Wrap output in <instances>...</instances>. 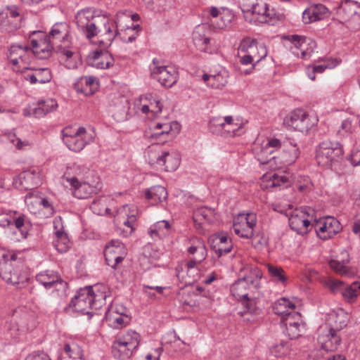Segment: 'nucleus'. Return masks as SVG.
I'll return each instance as SVG.
<instances>
[{
	"instance_id": "nucleus-1",
	"label": "nucleus",
	"mask_w": 360,
	"mask_h": 360,
	"mask_svg": "<svg viewBox=\"0 0 360 360\" xmlns=\"http://www.w3.org/2000/svg\"><path fill=\"white\" fill-rule=\"evenodd\" d=\"M20 263L15 253L0 250V277L18 288H23L28 280L21 274Z\"/></svg>"
},
{
	"instance_id": "nucleus-2",
	"label": "nucleus",
	"mask_w": 360,
	"mask_h": 360,
	"mask_svg": "<svg viewBox=\"0 0 360 360\" xmlns=\"http://www.w3.org/2000/svg\"><path fill=\"white\" fill-rule=\"evenodd\" d=\"M125 15L124 12H119L116 15L114 22H110L108 19L103 16L101 21L103 24L105 30V39L99 41V44L103 48L109 47L113 40L118 37L125 43L133 42L137 37L138 34L134 33L130 34L127 38L124 31V27L122 25V17Z\"/></svg>"
},
{
	"instance_id": "nucleus-3",
	"label": "nucleus",
	"mask_w": 360,
	"mask_h": 360,
	"mask_svg": "<svg viewBox=\"0 0 360 360\" xmlns=\"http://www.w3.org/2000/svg\"><path fill=\"white\" fill-rule=\"evenodd\" d=\"M46 37L56 46V52L69 59L74 53L70 50L72 46V37L70 28L67 22L55 23Z\"/></svg>"
},
{
	"instance_id": "nucleus-4",
	"label": "nucleus",
	"mask_w": 360,
	"mask_h": 360,
	"mask_svg": "<svg viewBox=\"0 0 360 360\" xmlns=\"http://www.w3.org/2000/svg\"><path fill=\"white\" fill-rule=\"evenodd\" d=\"M343 154L342 146L339 142L325 140L316 147V160L320 166L331 167L342 159Z\"/></svg>"
},
{
	"instance_id": "nucleus-5",
	"label": "nucleus",
	"mask_w": 360,
	"mask_h": 360,
	"mask_svg": "<svg viewBox=\"0 0 360 360\" xmlns=\"http://www.w3.org/2000/svg\"><path fill=\"white\" fill-rule=\"evenodd\" d=\"M262 277L261 270L255 267L250 274L236 281L231 287V295L239 302L249 297L248 290L253 291L261 287L260 279Z\"/></svg>"
},
{
	"instance_id": "nucleus-6",
	"label": "nucleus",
	"mask_w": 360,
	"mask_h": 360,
	"mask_svg": "<svg viewBox=\"0 0 360 360\" xmlns=\"http://www.w3.org/2000/svg\"><path fill=\"white\" fill-rule=\"evenodd\" d=\"M314 210L310 207H302L290 214L288 221L290 229L300 235H305L314 228Z\"/></svg>"
},
{
	"instance_id": "nucleus-7",
	"label": "nucleus",
	"mask_w": 360,
	"mask_h": 360,
	"mask_svg": "<svg viewBox=\"0 0 360 360\" xmlns=\"http://www.w3.org/2000/svg\"><path fill=\"white\" fill-rule=\"evenodd\" d=\"M99 15H96V11L91 8H84L78 11L75 16V22L79 29L88 39H91L98 33L97 24L101 20Z\"/></svg>"
},
{
	"instance_id": "nucleus-8",
	"label": "nucleus",
	"mask_w": 360,
	"mask_h": 360,
	"mask_svg": "<svg viewBox=\"0 0 360 360\" xmlns=\"http://www.w3.org/2000/svg\"><path fill=\"white\" fill-rule=\"evenodd\" d=\"M71 186L74 188L73 195L79 199L89 198L93 194H96L101 190L102 186L99 178L79 181L77 177L68 179Z\"/></svg>"
},
{
	"instance_id": "nucleus-9",
	"label": "nucleus",
	"mask_w": 360,
	"mask_h": 360,
	"mask_svg": "<svg viewBox=\"0 0 360 360\" xmlns=\"http://www.w3.org/2000/svg\"><path fill=\"white\" fill-rule=\"evenodd\" d=\"M93 292V287L86 286L81 288L72 298L68 306L65 308V311L68 312L72 309L75 311L79 312L82 314H87L90 316H93L94 312L91 311V303L93 302L91 293Z\"/></svg>"
},
{
	"instance_id": "nucleus-10",
	"label": "nucleus",
	"mask_w": 360,
	"mask_h": 360,
	"mask_svg": "<svg viewBox=\"0 0 360 360\" xmlns=\"http://www.w3.org/2000/svg\"><path fill=\"white\" fill-rule=\"evenodd\" d=\"M317 122L316 117L311 116L302 109H295L284 119L286 124L302 133L308 132Z\"/></svg>"
},
{
	"instance_id": "nucleus-11",
	"label": "nucleus",
	"mask_w": 360,
	"mask_h": 360,
	"mask_svg": "<svg viewBox=\"0 0 360 360\" xmlns=\"http://www.w3.org/2000/svg\"><path fill=\"white\" fill-rule=\"evenodd\" d=\"M340 20L349 22L354 30L360 29V3L353 0H344L337 9Z\"/></svg>"
},
{
	"instance_id": "nucleus-12",
	"label": "nucleus",
	"mask_w": 360,
	"mask_h": 360,
	"mask_svg": "<svg viewBox=\"0 0 360 360\" xmlns=\"http://www.w3.org/2000/svg\"><path fill=\"white\" fill-rule=\"evenodd\" d=\"M340 327L330 326L322 331L318 336V342L323 350L329 352L338 349L342 342L341 329L347 326V323L340 321Z\"/></svg>"
},
{
	"instance_id": "nucleus-13",
	"label": "nucleus",
	"mask_w": 360,
	"mask_h": 360,
	"mask_svg": "<svg viewBox=\"0 0 360 360\" xmlns=\"http://www.w3.org/2000/svg\"><path fill=\"white\" fill-rule=\"evenodd\" d=\"M312 225L317 236L323 240L331 238L342 229L340 221L335 217L330 216L319 219H314Z\"/></svg>"
},
{
	"instance_id": "nucleus-14",
	"label": "nucleus",
	"mask_w": 360,
	"mask_h": 360,
	"mask_svg": "<svg viewBox=\"0 0 360 360\" xmlns=\"http://www.w3.org/2000/svg\"><path fill=\"white\" fill-rule=\"evenodd\" d=\"M32 35H37V39H31L32 53L39 59L49 58L53 51H56V46L51 41L46 34L41 31H34Z\"/></svg>"
},
{
	"instance_id": "nucleus-15",
	"label": "nucleus",
	"mask_w": 360,
	"mask_h": 360,
	"mask_svg": "<svg viewBox=\"0 0 360 360\" xmlns=\"http://www.w3.org/2000/svg\"><path fill=\"white\" fill-rule=\"evenodd\" d=\"M148 162L151 165L164 166L166 171H174L177 169L180 160L167 150L155 149L149 150Z\"/></svg>"
},
{
	"instance_id": "nucleus-16",
	"label": "nucleus",
	"mask_w": 360,
	"mask_h": 360,
	"mask_svg": "<svg viewBox=\"0 0 360 360\" xmlns=\"http://www.w3.org/2000/svg\"><path fill=\"white\" fill-rule=\"evenodd\" d=\"M154 68L151 70L153 79L159 82L165 87H172L178 80V72L172 66L157 65L156 59L153 60Z\"/></svg>"
},
{
	"instance_id": "nucleus-17",
	"label": "nucleus",
	"mask_w": 360,
	"mask_h": 360,
	"mask_svg": "<svg viewBox=\"0 0 360 360\" xmlns=\"http://www.w3.org/2000/svg\"><path fill=\"white\" fill-rule=\"evenodd\" d=\"M126 255L124 244L119 240H112L105 245L104 256L106 264L116 269L118 264L122 262Z\"/></svg>"
},
{
	"instance_id": "nucleus-18",
	"label": "nucleus",
	"mask_w": 360,
	"mask_h": 360,
	"mask_svg": "<svg viewBox=\"0 0 360 360\" xmlns=\"http://www.w3.org/2000/svg\"><path fill=\"white\" fill-rule=\"evenodd\" d=\"M241 10L243 13H250L256 24H274L273 20L276 14L274 11H269L268 5L266 3L252 4L250 8H242Z\"/></svg>"
},
{
	"instance_id": "nucleus-19",
	"label": "nucleus",
	"mask_w": 360,
	"mask_h": 360,
	"mask_svg": "<svg viewBox=\"0 0 360 360\" xmlns=\"http://www.w3.org/2000/svg\"><path fill=\"white\" fill-rule=\"evenodd\" d=\"M92 139L91 134L87 133L84 127H79L75 130L74 136L63 138V143L70 150L77 153L80 152L86 145L90 143Z\"/></svg>"
},
{
	"instance_id": "nucleus-20",
	"label": "nucleus",
	"mask_w": 360,
	"mask_h": 360,
	"mask_svg": "<svg viewBox=\"0 0 360 360\" xmlns=\"http://www.w3.org/2000/svg\"><path fill=\"white\" fill-rule=\"evenodd\" d=\"M180 131V125L176 122H155L153 127V132L150 135V138L159 139L162 142H165L169 136L173 137Z\"/></svg>"
},
{
	"instance_id": "nucleus-21",
	"label": "nucleus",
	"mask_w": 360,
	"mask_h": 360,
	"mask_svg": "<svg viewBox=\"0 0 360 360\" xmlns=\"http://www.w3.org/2000/svg\"><path fill=\"white\" fill-rule=\"evenodd\" d=\"M36 280L45 288H55L56 290H65L68 288V283L65 282L56 273L53 271H45L39 273L36 276Z\"/></svg>"
},
{
	"instance_id": "nucleus-22",
	"label": "nucleus",
	"mask_w": 360,
	"mask_h": 360,
	"mask_svg": "<svg viewBox=\"0 0 360 360\" xmlns=\"http://www.w3.org/2000/svg\"><path fill=\"white\" fill-rule=\"evenodd\" d=\"M285 39L292 42L295 47L300 51L302 58L309 57L316 48V41L309 37L293 34L286 36Z\"/></svg>"
},
{
	"instance_id": "nucleus-23",
	"label": "nucleus",
	"mask_w": 360,
	"mask_h": 360,
	"mask_svg": "<svg viewBox=\"0 0 360 360\" xmlns=\"http://www.w3.org/2000/svg\"><path fill=\"white\" fill-rule=\"evenodd\" d=\"M53 227L56 230L55 234L57 238L54 242V246L59 252H66L70 248V240L67 234L63 230V226L60 217H58L54 219Z\"/></svg>"
},
{
	"instance_id": "nucleus-24",
	"label": "nucleus",
	"mask_w": 360,
	"mask_h": 360,
	"mask_svg": "<svg viewBox=\"0 0 360 360\" xmlns=\"http://www.w3.org/2000/svg\"><path fill=\"white\" fill-rule=\"evenodd\" d=\"M328 13V8L323 4H314L304 11L302 18L305 23H309L323 19Z\"/></svg>"
},
{
	"instance_id": "nucleus-25",
	"label": "nucleus",
	"mask_w": 360,
	"mask_h": 360,
	"mask_svg": "<svg viewBox=\"0 0 360 360\" xmlns=\"http://www.w3.org/2000/svg\"><path fill=\"white\" fill-rule=\"evenodd\" d=\"M283 154L282 160L285 165H292L299 158L300 154V148L297 143L292 139H287L283 143Z\"/></svg>"
},
{
	"instance_id": "nucleus-26",
	"label": "nucleus",
	"mask_w": 360,
	"mask_h": 360,
	"mask_svg": "<svg viewBox=\"0 0 360 360\" xmlns=\"http://www.w3.org/2000/svg\"><path fill=\"white\" fill-rule=\"evenodd\" d=\"M283 143L276 138L270 139L265 147L262 148L260 153L257 154V160L262 165H267L271 160L275 159V156H271L274 150H270L271 148H278L283 147Z\"/></svg>"
},
{
	"instance_id": "nucleus-27",
	"label": "nucleus",
	"mask_w": 360,
	"mask_h": 360,
	"mask_svg": "<svg viewBox=\"0 0 360 360\" xmlns=\"http://www.w3.org/2000/svg\"><path fill=\"white\" fill-rule=\"evenodd\" d=\"M22 189L32 190L41 184L39 173L35 170L24 171L18 177Z\"/></svg>"
},
{
	"instance_id": "nucleus-28",
	"label": "nucleus",
	"mask_w": 360,
	"mask_h": 360,
	"mask_svg": "<svg viewBox=\"0 0 360 360\" xmlns=\"http://www.w3.org/2000/svg\"><path fill=\"white\" fill-rule=\"evenodd\" d=\"M264 179L266 181V188H278L281 190L289 187L291 184L289 177L285 174H274L270 176L265 175Z\"/></svg>"
},
{
	"instance_id": "nucleus-29",
	"label": "nucleus",
	"mask_w": 360,
	"mask_h": 360,
	"mask_svg": "<svg viewBox=\"0 0 360 360\" xmlns=\"http://www.w3.org/2000/svg\"><path fill=\"white\" fill-rule=\"evenodd\" d=\"M170 224L169 221L163 220L156 222L148 229L150 236L154 240H160L169 234Z\"/></svg>"
},
{
	"instance_id": "nucleus-30",
	"label": "nucleus",
	"mask_w": 360,
	"mask_h": 360,
	"mask_svg": "<svg viewBox=\"0 0 360 360\" xmlns=\"http://www.w3.org/2000/svg\"><path fill=\"white\" fill-rule=\"evenodd\" d=\"M96 77L93 76H83L77 79L74 84V88L77 92L85 96L94 94L92 86L94 85Z\"/></svg>"
},
{
	"instance_id": "nucleus-31",
	"label": "nucleus",
	"mask_w": 360,
	"mask_h": 360,
	"mask_svg": "<svg viewBox=\"0 0 360 360\" xmlns=\"http://www.w3.org/2000/svg\"><path fill=\"white\" fill-rule=\"evenodd\" d=\"M111 352L115 358L125 360L132 355L134 351L119 339L113 342Z\"/></svg>"
},
{
	"instance_id": "nucleus-32",
	"label": "nucleus",
	"mask_w": 360,
	"mask_h": 360,
	"mask_svg": "<svg viewBox=\"0 0 360 360\" xmlns=\"http://www.w3.org/2000/svg\"><path fill=\"white\" fill-rule=\"evenodd\" d=\"M202 79L207 85L214 89H221L227 84V74L225 71L215 75L204 74Z\"/></svg>"
},
{
	"instance_id": "nucleus-33",
	"label": "nucleus",
	"mask_w": 360,
	"mask_h": 360,
	"mask_svg": "<svg viewBox=\"0 0 360 360\" xmlns=\"http://www.w3.org/2000/svg\"><path fill=\"white\" fill-rule=\"evenodd\" d=\"M295 308V304L285 297H281L277 300L273 304L274 312L282 316V318L292 311Z\"/></svg>"
},
{
	"instance_id": "nucleus-34",
	"label": "nucleus",
	"mask_w": 360,
	"mask_h": 360,
	"mask_svg": "<svg viewBox=\"0 0 360 360\" xmlns=\"http://www.w3.org/2000/svg\"><path fill=\"white\" fill-rule=\"evenodd\" d=\"M145 195L148 200H151L153 203H158L167 199V191L162 186H154L146 191Z\"/></svg>"
},
{
	"instance_id": "nucleus-35",
	"label": "nucleus",
	"mask_w": 360,
	"mask_h": 360,
	"mask_svg": "<svg viewBox=\"0 0 360 360\" xmlns=\"http://www.w3.org/2000/svg\"><path fill=\"white\" fill-rule=\"evenodd\" d=\"M214 217V210L202 207L196 209L193 212V219L194 222L202 224L203 221L211 223Z\"/></svg>"
},
{
	"instance_id": "nucleus-36",
	"label": "nucleus",
	"mask_w": 360,
	"mask_h": 360,
	"mask_svg": "<svg viewBox=\"0 0 360 360\" xmlns=\"http://www.w3.org/2000/svg\"><path fill=\"white\" fill-rule=\"evenodd\" d=\"M341 294L346 302H354L360 295V282L355 281L349 285H345Z\"/></svg>"
},
{
	"instance_id": "nucleus-37",
	"label": "nucleus",
	"mask_w": 360,
	"mask_h": 360,
	"mask_svg": "<svg viewBox=\"0 0 360 360\" xmlns=\"http://www.w3.org/2000/svg\"><path fill=\"white\" fill-rule=\"evenodd\" d=\"M33 198L34 196L31 193H28L26 195L25 202L28 207L30 206V204L32 203V201L31 200ZM34 198L36 199L35 202L42 205L43 207L46 210V214L47 217H51L54 214L55 209L52 203L47 198H39L37 196L34 197Z\"/></svg>"
},
{
	"instance_id": "nucleus-38",
	"label": "nucleus",
	"mask_w": 360,
	"mask_h": 360,
	"mask_svg": "<svg viewBox=\"0 0 360 360\" xmlns=\"http://www.w3.org/2000/svg\"><path fill=\"white\" fill-rule=\"evenodd\" d=\"M13 227L18 229L22 238H26L28 235V229L30 226V221L27 220V217L20 214L12 221Z\"/></svg>"
},
{
	"instance_id": "nucleus-39",
	"label": "nucleus",
	"mask_w": 360,
	"mask_h": 360,
	"mask_svg": "<svg viewBox=\"0 0 360 360\" xmlns=\"http://www.w3.org/2000/svg\"><path fill=\"white\" fill-rule=\"evenodd\" d=\"M120 339L134 351L139 347L141 336L134 330H129Z\"/></svg>"
},
{
	"instance_id": "nucleus-40",
	"label": "nucleus",
	"mask_w": 360,
	"mask_h": 360,
	"mask_svg": "<svg viewBox=\"0 0 360 360\" xmlns=\"http://www.w3.org/2000/svg\"><path fill=\"white\" fill-rule=\"evenodd\" d=\"M243 306V311L239 312L241 316H244L246 314H258L261 311L257 307V300L255 297H248V299H244L240 302Z\"/></svg>"
},
{
	"instance_id": "nucleus-41",
	"label": "nucleus",
	"mask_w": 360,
	"mask_h": 360,
	"mask_svg": "<svg viewBox=\"0 0 360 360\" xmlns=\"http://www.w3.org/2000/svg\"><path fill=\"white\" fill-rule=\"evenodd\" d=\"M224 129L223 133L226 136H236L240 135V125L234 122L232 116H226L224 120Z\"/></svg>"
},
{
	"instance_id": "nucleus-42",
	"label": "nucleus",
	"mask_w": 360,
	"mask_h": 360,
	"mask_svg": "<svg viewBox=\"0 0 360 360\" xmlns=\"http://www.w3.org/2000/svg\"><path fill=\"white\" fill-rule=\"evenodd\" d=\"M193 40L196 48L203 52L209 51V44L210 39L201 34L198 30H195L193 33Z\"/></svg>"
},
{
	"instance_id": "nucleus-43",
	"label": "nucleus",
	"mask_w": 360,
	"mask_h": 360,
	"mask_svg": "<svg viewBox=\"0 0 360 360\" xmlns=\"http://www.w3.org/2000/svg\"><path fill=\"white\" fill-rule=\"evenodd\" d=\"M349 262V259H343L341 261L338 259H331L329 262L330 267L337 274L342 276L349 275V269L347 264Z\"/></svg>"
},
{
	"instance_id": "nucleus-44",
	"label": "nucleus",
	"mask_w": 360,
	"mask_h": 360,
	"mask_svg": "<svg viewBox=\"0 0 360 360\" xmlns=\"http://www.w3.org/2000/svg\"><path fill=\"white\" fill-rule=\"evenodd\" d=\"M290 343L288 341L281 340L270 348V352L275 357L281 358L287 355L290 351Z\"/></svg>"
},
{
	"instance_id": "nucleus-45",
	"label": "nucleus",
	"mask_w": 360,
	"mask_h": 360,
	"mask_svg": "<svg viewBox=\"0 0 360 360\" xmlns=\"http://www.w3.org/2000/svg\"><path fill=\"white\" fill-rule=\"evenodd\" d=\"M267 268L269 274L275 281L280 282L282 284H285L286 283L287 276L281 267L268 264Z\"/></svg>"
},
{
	"instance_id": "nucleus-46",
	"label": "nucleus",
	"mask_w": 360,
	"mask_h": 360,
	"mask_svg": "<svg viewBox=\"0 0 360 360\" xmlns=\"http://www.w3.org/2000/svg\"><path fill=\"white\" fill-rule=\"evenodd\" d=\"M233 229L236 235L244 238H252L254 236V230L248 228L242 222H234Z\"/></svg>"
},
{
	"instance_id": "nucleus-47",
	"label": "nucleus",
	"mask_w": 360,
	"mask_h": 360,
	"mask_svg": "<svg viewBox=\"0 0 360 360\" xmlns=\"http://www.w3.org/2000/svg\"><path fill=\"white\" fill-rule=\"evenodd\" d=\"M224 117H212L210 119L208 127L210 131L213 134H222L224 129Z\"/></svg>"
},
{
	"instance_id": "nucleus-48",
	"label": "nucleus",
	"mask_w": 360,
	"mask_h": 360,
	"mask_svg": "<svg viewBox=\"0 0 360 360\" xmlns=\"http://www.w3.org/2000/svg\"><path fill=\"white\" fill-rule=\"evenodd\" d=\"M323 285L333 293H342V291L345 287V284L342 281L333 278H328L325 280Z\"/></svg>"
},
{
	"instance_id": "nucleus-49",
	"label": "nucleus",
	"mask_w": 360,
	"mask_h": 360,
	"mask_svg": "<svg viewBox=\"0 0 360 360\" xmlns=\"http://www.w3.org/2000/svg\"><path fill=\"white\" fill-rule=\"evenodd\" d=\"M30 48L27 46L22 45H13L9 49V56H18L21 62H25V56L22 53H25L27 51H30Z\"/></svg>"
},
{
	"instance_id": "nucleus-50",
	"label": "nucleus",
	"mask_w": 360,
	"mask_h": 360,
	"mask_svg": "<svg viewBox=\"0 0 360 360\" xmlns=\"http://www.w3.org/2000/svg\"><path fill=\"white\" fill-rule=\"evenodd\" d=\"M33 70L35 71L38 83L45 84L51 80L52 75L50 69L44 68Z\"/></svg>"
},
{
	"instance_id": "nucleus-51",
	"label": "nucleus",
	"mask_w": 360,
	"mask_h": 360,
	"mask_svg": "<svg viewBox=\"0 0 360 360\" xmlns=\"http://www.w3.org/2000/svg\"><path fill=\"white\" fill-rule=\"evenodd\" d=\"M257 45L258 43L256 39L247 37L242 40L239 49L243 52L253 53L255 49H258Z\"/></svg>"
},
{
	"instance_id": "nucleus-52",
	"label": "nucleus",
	"mask_w": 360,
	"mask_h": 360,
	"mask_svg": "<svg viewBox=\"0 0 360 360\" xmlns=\"http://www.w3.org/2000/svg\"><path fill=\"white\" fill-rule=\"evenodd\" d=\"M113 61L112 56L106 52L102 58L92 63V65L96 68L107 69L113 65Z\"/></svg>"
},
{
	"instance_id": "nucleus-53",
	"label": "nucleus",
	"mask_w": 360,
	"mask_h": 360,
	"mask_svg": "<svg viewBox=\"0 0 360 360\" xmlns=\"http://www.w3.org/2000/svg\"><path fill=\"white\" fill-rule=\"evenodd\" d=\"M75 170L77 175L81 176L83 180L94 179L96 176L94 170H90L85 167L77 165L75 167Z\"/></svg>"
},
{
	"instance_id": "nucleus-54",
	"label": "nucleus",
	"mask_w": 360,
	"mask_h": 360,
	"mask_svg": "<svg viewBox=\"0 0 360 360\" xmlns=\"http://www.w3.org/2000/svg\"><path fill=\"white\" fill-rule=\"evenodd\" d=\"M210 245H226L232 243L231 239L224 234H218L211 236L209 239Z\"/></svg>"
},
{
	"instance_id": "nucleus-55",
	"label": "nucleus",
	"mask_w": 360,
	"mask_h": 360,
	"mask_svg": "<svg viewBox=\"0 0 360 360\" xmlns=\"http://www.w3.org/2000/svg\"><path fill=\"white\" fill-rule=\"evenodd\" d=\"M123 18H127L128 20L131 22V25H127L126 27H124V31L126 34H129V32H133L134 34V31L136 29H139V25H134L131 21H136L139 20L140 17L138 14H134V15H126L122 17V19ZM137 34V32H136Z\"/></svg>"
},
{
	"instance_id": "nucleus-56",
	"label": "nucleus",
	"mask_w": 360,
	"mask_h": 360,
	"mask_svg": "<svg viewBox=\"0 0 360 360\" xmlns=\"http://www.w3.org/2000/svg\"><path fill=\"white\" fill-rule=\"evenodd\" d=\"M232 243H228L226 245H211L210 248L215 252L218 257L229 253L232 250Z\"/></svg>"
},
{
	"instance_id": "nucleus-57",
	"label": "nucleus",
	"mask_w": 360,
	"mask_h": 360,
	"mask_svg": "<svg viewBox=\"0 0 360 360\" xmlns=\"http://www.w3.org/2000/svg\"><path fill=\"white\" fill-rule=\"evenodd\" d=\"M94 295L96 297H101L102 300H106L110 296V291L107 285L103 284H96L94 285Z\"/></svg>"
},
{
	"instance_id": "nucleus-58",
	"label": "nucleus",
	"mask_w": 360,
	"mask_h": 360,
	"mask_svg": "<svg viewBox=\"0 0 360 360\" xmlns=\"http://www.w3.org/2000/svg\"><path fill=\"white\" fill-rule=\"evenodd\" d=\"M146 98L150 101V110L153 113L156 115L161 112L162 105L159 100L153 98L151 94L146 95Z\"/></svg>"
},
{
	"instance_id": "nucleus-59",
	"label": "nucleus",
	"mask_w": 360,
	"mask_h": 360,
	"mask_svg": "<svg viewBox=\"0 0 360 360\" xmlns=\"http://www.w3.org/2000/svg\"><path fill=\"white\" fill-rule=\"evenodd\" d=\"M41 106L44 109V112L46 115L51 112L54 111L58 107L57 102L53 99H48L46 101H39Z\"/></svg>"
},
{
	"instance_id": "nucleus-60",
	"label": "nucleus",
	"mask_w": 360,
	"mask_h": 360,
	"mask_svg": "<svg viewBox=\"0 0 360 360\" xmlns=\"http://www.w3.org/2000/svg\"><path fill=\"white\" fill-rule=\"evenodd\" d=\"M44 109L41 106L38 102L37 105L33 104L29 106L27 111L29 115H32L37 118L42 117L46 115Z\"/></svg>"
},
{
	"instance_id": "nucleus-61",
	"label": "nucleus",
	"mask_w": 360,
	"mask_h": 360,
	"mask_svg": "<svg viewBox=\"0 0 360 360\" xmlns=\"http://www.w3.org/2000/svg\"><path fill=\"white\" fill-rule=\"evenodd\" d=\"M282 328L285 335H287L291 340L297 338L298 337L300 336L301 328H298L293 326H285Z\"/></svg>"
},
{
	"instance_id": "nucleus-62",
	"label": "nucleus",
	"mask_w": 360,
	"mask_h": 360,
	"mask_svg": "<svg viewBox=\"0 0 360 360\" xmlns=\"http://www.w3.org/2000/svg\"><path fill=\"white\" fill-rule=\"evenodd\" d=\"M15 326L11 328L9 326H8V330H11V336H17L18 335V331L19 330H26L28 329L27 324L22 321V319L20 321V322H16L15 321Z\"/></svg>"
},
{
	"instance_id": "nucleus-63",
	"label": "nucleus",
	"mask_w": 360,
	"mask_h": 360,
	"mask_svg": "<svg viewBox=\"0 0 360 360\" xmlns=\"http://www.w3.org/2000/svg\"><path fill=\"white\" fill-rule=\"evenodd\" d=\"M25 360H51L49 356L43 351H34L27 355Z\"/></svg>"
},
{
	"instance_id": "nucleus-64",
	"label": "nucleus",
	"mask_w": 360,
	"mask_h": 360,
	"mask_svg": "<svg viewBox=\"0 0 360 360\" xmlns=\"http://www.w3.org/2000/svg\"><path fill=\"white\" fill-rule=\"evenodd\" d=\"M243 224H245V225L250 228V229L254 230V227L256 226L257 224V217L256 214L254 213H248L245 215L244 221H241Z\"/></svg>"
}]
</instances>
